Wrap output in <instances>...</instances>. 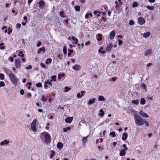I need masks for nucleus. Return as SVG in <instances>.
Wrapping results in <instances>:
<instances>
[{
  "mask_svg": "<svg viewBox=\"0 0 160 160\" xmlns=\"http://www.w3.org/2000/svg\"><path fill=\"white\" fill-rule=\"evenodd\" d=\"M73 69L75 71H79L81 68V66L78 64H75L72 67Z\"/></svg>",
  "mask_w": 160,
  "mask_h": 160,
  "instance_id": "6e6552de",
  "label": "nucleus"
},
{
  "mask_svg": "<svg viewBox=\"0 0 160 160\" xmlns=\"http://www.w3.org/2000/svg\"><path fill=\"white\" fill-rule=\"evenodd\" d=\"M52 60L51 58H48L47 60V61L46 62V63L47 64H48L49 63H51V62Z\"/></svg>",
  "mask_w": 160,
  "mask_h": 160,
  "instance_id": "7c9ffc66",
  "label": "nucleus"
},
{
  "mask_svg": "<svg viewBox=\"0 0 160 160\" xmlns=\"http://www.w3.org/2000/svg\"><path fill=\"white\" fill-rule=\"evenodd\" d=\"M123 147L124 148L123 150H128V148L126 147V145L125 144H124L123 145Z\"/></svg>",
  "mask_w": 160,
  "mask_h": 160,
  "instance_id": "3c124183",
  "label": "nucleus"
},
{
  "mask_svg": "<svg viewBox=\"0 0 160 160\" xmlns=\"http://www.w3.org/2000/svg\"><path fill=\"white\" fill-rule=\"evenodd\" d=\"M134 119L136 124L138 126H142L144 124V121L140 116L137 115H134Z\"/></svg>",
  "mask_w": 160,
  "mask_h": 160,
  "instance_id": "f257e3e1",
  "label": "nucleus"
},
{
  "mask_svg": "<svg viewBox=\"0 0 160 160\" xmlns=\"http://www.w3.org/2000/svg\"><path fill=\"white\" fill-rule=\"evenodd\" d=\"M89 43H90V41H88L85 43V45L86 46L88 45L89 44Z\"/></svg>",
  "mask_w": 160,
  "mask_h": 160,
  "instance_id": "774afa93",
  "label": "nucleus"
},
{
  "mask_svg": "<svg viewBox=\"0 0 160 160\" xmlns=\"http://www.w3.org/2000/svg\"><path fill=\"white\" fill-rule=\"evenodd\" d=\"M146 8H147L148 9L151 10H152L154 9V7L153 6H147L146 7Z\"/></svg>",
  "mask_w": 160,
  "mask_h": 160,
  "instance_id": "a878e982",
  "label": "nucleus"
},
{
  "mask_svg": "<svg viewBox=\"0 0 160 160\" xmlns=\"http://www.w3.org/2000/svg\"><path fill=\"white\" fill-rule=\"evenodd\" d=\"M99 112L100 113L99 114V115L101 117H102L104 115V112L102 109H100L99 111Z\"/></svg>",
  "mask_w": 160,
  "mask_h": 160,
  "instance_id": "5701e85b",
  "label": "nucleus"
},
{
  "mask_svg": "<svg viewBox=\"0 0 160 160\" xmlns=\"http://www.w3.org/2000/svg\"><path fill=\"white\" fill-rule=\"evenodd\" d=\"M105 98L102 96H99L98 97V100L100 101H103L104 100Z\"/></svg>",
  "mask_w": 160,
  "mask_h": 160,
  "instance_id": "412c9836",
  "label": "nucleus"
},
{
  "mask_svg": "<svg viewBox=\"0 0 160 160\" xmlns=\"http://www.w3.org/2000/svg\"><path fill=\"white\" fill-rule=\"evenodd\" d=\"M9 143V141H8L7 139H5L4 141H2L0 144L1 145H8Z\"/></svg>",
  "mask_w": 160,
  "mask_h": 160,
  "instance_id": "f8f14e48",
  "label": "nucleus"
},
{
  "mask_svg": "<svg viewBox=\"0 0 160 160\" xmlns=\"http://www.w3.org/2000/svg\"><path fill=\"white\" fill-rule=\"evenodd\" d=\"M139 114L140 115L143 117L146 118L148 117V115L146 113L144 112L142 110H141L139 111Z\"/></svg>",
  "mask_w": 160,
  "mask_h": 160,
  "instance_id": "9d476101",
  "label": "nucleus"
},
{
  "mask_svg": "<svg viewBox=\"0 0 160 160\" xmlns=\"http://www.w3.org/2000/svg\"><path fill=\"white\" fill-rule=\"evenodd\" d=\"M61 16L62 17H65V15L64 14V12L63 11H61L59 12Z\"/></svg>",
  "mask_w": 160,
  "mask_h": 160,
  "instance_id": "c756f323",
  "label": "nucleus"
},
{
  "mask_svg": "<svg viewBox=\"0 0 160 160\" xmlns=\"http://www.w3.org/2000/svg\"><path fill=\"white\" fill-rule=\"evenodd\" d=\"M41 100L43 102H45L46 101L47 99L46 98H45L44 95H43L42 96V97L41 98Z\"/></svg>",
  "mask_w": 160,
  "mask_h": 160,
  "instance_id": "c85d7f7f",
  "label": "nucleus"
},
{
  "mask_svg": "<svg viewBox=\"0 0 160 160\" xmlns=\"http://www.w3.org/2000/svg\"><path fill=\"white\" fill-rule=\"evenodd\" d=\"M52 78V80L51 81H56V78L57 77L56 75L52 76L51 77Z\"/></svg>",
  "mask_w": 160,
  "mask_h": 160,
  "instance_id": "bb28decb",
  "label": "nucleus"
},
{
  "mask_svg": "<svg viewBox=\"0 0 160 160\" xmlns=\"http://www.w3.org/2000/svg\"><path fill=\"white\" fill-rule=\"evenodd\" d=\"M146 100L143 98H142L140 101V104L142 105H144L145 103Z\"/></svg>",
  "mask_w": 160,
  "mask_h": 160,
  "instance_id": "aec40b11",
  "label": "nucleus"
},
{
  "mask_svg": "<svg viewBox=\"0 0 160 160\" xmlns=\"http://www.w3.org/2000/svg\"><path fill=\"white\" fill-rule=\"evenodd\" d=\"M78 41V40L77 39H75L74 40H73V41L74 42V44H76L77 43V42Z\"/></svg>",
  "mask_w": 160,
  "mask_h": 160,
  "instance_id": "0e129e2a",
  "label": "nucleus"
},
{
  "mask_svg": "<svg viewBox=\"0 0 160 160\" xmlns=\"http://www.w3.org/2000/svg\"><path fill=\"white\" fill-rule=\"evenodd\" d=\"M152 53V51L151 49H148L144 53V55L147 56L150 55Z\"/></svg>",
  "mask_w": 160,
  "mask_h": 160,
  "instance_id": "ddd939ff",
  "label": "nucleus"
},
{
  "mask_svg": "<svg viewBox=\"0 0 160 160\" xmlns=\"http://www.w3.org/2000/svg\"><path fill=\"white\" fill-rule=\"evenodd\" d=\"M155 0H148V2L151 3H153L155 2Z\"/></svg>",
  "mask_w": 160,
  "mask_h": 160,
  "instance_id": "338daca9",
  "label": "nucleus"
},
{
  "mask_svg": "<svg viewBox=\"0 0 160 160\" xmlns=\"http://www.w3.org/2000/svg\"><path fill=\"white\" fill-rule=\"evenodd\" d=\"M71 89V88H70L68 87H65V92H68V91Z\"/></svg>",
  "mask_w": 160,
  "mask_h": 160,
  "instance_id": "a19ab883",
  "label": "nucleus"
},
{
  "mask_svg": "<svg viewBox=\"0 0 160 160\" xmlns=\"http://www.w3.org/2000/svg\"><path fill=\"white\" fill-rule=\"evenodd\" d=\"M150 35V32H148L143 34V37L145 38H147L149 37Z\"/></svg>",
  "mask_w": 160,
  "mask_h": 160,
  "instance_id": "dca6fc26",
  "label": "nucleus"
},
{
  "mask_svg": "<svg viewBox=\"0 0 160 160\" xmlns=\"http://www.w3.org/2000/svg\"><path fill=\"white\" fill-rule=\"evenodd\" d=\"M63 52L64 54H67V47L65 46H64L63 49Z\"/></svg>",
  "mask_w": 160,
  "mask_h": 160,
  "instance_id": "393cba45",
  "label": "nucleus"
},
{
  "mask_svg": "<svg viewBox=\"0 0 160 160\" xmlns=\"http://www.w3.org/2000/svg\"><path fill=\"white\" fill-rule=\"evenodd\" d=\"M4 75L3 74L0 73V78L2 80L4 79Z\"/></svg>",
  "mask_w": 160,
  "mask_h": 160,
  "instance_id": "79ce46f5",
  "label": "nucleus"
},
{
  "mask_svg": "<svg viewBox=\"0 0 160 160\" xmlns=\"http://www.w3.org/2000/svg\"><path fill=\"white\" fill-rule=\"evenodd\" d=\"M19 54L18 55L19 56H21L22 57H23L24 56V54H23V52L22 51H20L19 52Z\"/></svg>",
  "mask_w": 160,
  "mask_h": 160,
  "instance_id": "72a5a7b5",
  "label": "nucleus"
},
{
  "mask_svg": "<svg viewBox=\"0 0 160 160\" xmlns=\"http://www.w3.org/2000/svg\"><path fill=\"white\" fill-rule=\"evenodd\" d=\"M110 135L112 136L113 137H115L116 136L115 133L114 132H110Z\"/></svg>",
  "mask_w": 160,
  "mask_h": 160,
  "instance_id": "c9c22d12",
  "label": "nucleus"
},
{
  "mask_svg": "<svg viewBox=\"0 0 160 160\" xmlns=\"http://www.w3.org/2000/svg\"><path fill=\"white\" fill-rule=\"evenodd\" d=\"M40 66L42 67L43 68H45L46 67V65L44 63H40Z\"/></svg>",
  "mask_w": 160,
  "mask_h": 160,
  "instance_id": "49530a36",
  "label": "nucleus"
},
{
  "mask_svg": "<svg viewBox=\"0 0 160 160\" xmlns=\"http://www.w3.org/2000/svg\"><path fill=\"white\" fill-rule=\"evenodd\" d=\"M23 19H24V20H25L26 22H27V17L26 16H24L23 17Z\"/></svg>",
  "mask_w": 160,
  "mask_h": 160,
  "instance_id": "69168bd1",
  "label": "nucleus"
},
{
  "mask_svg": "<svg viewBox=\"0 0 160 160\" xmlns=\"http://www.w3.org/2000/svg\"><path fill=\"white\" fill-rule=\"evenodd\" d=\"M93 13L95 15H96L98 17H99L100 16V12H98L97 11H95Z\"/></svg>",
  "mask_w": 160,
  "mask_h": 160,
  "instance_id": "e433bc0d",
  "label": "nucleus"
},
{
  "mask_svg": "<svg viewBox=\"0 0 160 160\" xmlns=\"http://www.w3.org/2000/svg\"><path fill=\"white\" fill-rule=\"evenodd\" d=\"M51 152L52 153V154H50V158H52L53 157V156L54 155V153H55L53 151V150H52L51 151Z\"/></svg>",
  "mask_w": 160,
  "mask_h": 160,
  "instance_id": "603ef678",
  "label": "nucleus"
},
{
  "mask_svg": "<svg viewBox=\"0 0 160 160\" xmlns=\"http://www.w3.org/2000/svg\"><path fill=\"white\" fill-rule=\"evenodd\" d=\"M88 136H87L86 137H84L82 138V142L83 143H85L87 141V138Z\"/></svg>",
  "mask_w": 160,
  "mask_h": 160,
  "instance_id": "cd10ccee",
  "label": "nucleus"
},
{
  "mask_svg": "<svg viewBox=\"0 0 160 160\" xmlns=\"http://www.w3.org/2000/svg\"><path fill=\"white\" fill-rule=\"evenodd\" d=\"M20 93L22 95H23L24 94V91L23 89H22L20 91Z\"/></svg>",
  "mask_w": 160,
  "mask_h": 160,
  "instance_id": "5fc2aeb1",
  "label": "nucleus"
},
{
  "mask_svg": "<svg viewBox=\"0 0 160 160\" xmlns=\"http://www.w3.org/2000/svg\"><path fill=\"white\" fill-rule=\"evenodd\" d=\"M128 135L126 133H123V136L122 137V139L123 140H125L127 138Z\"/></svg>",
  "mask_w": 160,
  "mask_h": 160,
  "instance_id": "4be33fe9",
  "label": "nucleus"
},
{
  "mask_svg": "<svg viewBox=\"0 0 160 160\" xmlns=\"http://www.w3.org/2000/svg\"><path fill=\"white\" fill-rule=\"evenodd\" d=\"M144 122V123H145V125L147 126H149V124H148V122L147 121H145Z\"/></svg>",
  "mask_w": 160,
  "mask_h": 160,
  "instance_id": "bf43d9fd",
  "label": "nucleus"
},
{
  "mask_svg": "<svg viewBox=\"0 0 160 160\" xmlns=\"http://www.w3.org/2000/svg\"><path fill=\"white\" fill-rule=\"evenodd\" d=\"M80 7L78 6H76L75 7V10L77 11H80Z\"/></svg>",
  "mask_w": 160,
  "mask_h": 160,
  "instance_id": "473e14b6",
  "label": "nucleus"
},
{
  "mask_svg": "<svg viewBox=\"0 0 160 160\" xmlns=\"http://www.w3.org/2000/svg\"><path fill=\"white\" fill-rule=\"evenodd\" d=\"M10 80L14 84L16 83L18 81V79L16 76L12 73L11 72L8 75Z\"/></svg>",
  "mask_w": 160,
  "mask_h": 160,
  "instance_id": "7ed1b4c3",
  "label": "nucleus"
},
{
  "mask_svg": "<svg viewBox=\"0 0 160 160\" xmlns=\"http://www.w3.org/2000/svg\"><path fill=\"white\" fill-rule=\"evenodd\" d=\"M98 38H97V39L98 41H101L102 40V35L101 34H99L98 35Z\"/></svg>",
  "mask_w": 160,
  "mask_h": 160,
  "instance_id": "b1692460",
  "label": "nucleus"
},
{
  "mask_svg": "<svg viewBox=\"0 0 160 160\" xmlns=\"http://www.w3.org/2000/svg\"><path fill=\"white\" fill-rule=\"evenodd\" d=\"M77 97H78V98H81L82 96L81 95L80 93H79L77 94Z\"/></svg>",
  "mask_w": 160,
  "mask_h": 160,
  "instance_id": "13d9d810",
  "label": "nucleus"
},
{
  "mask_svg": "<svg viewBox=\"0 0 160 160\" xmlns=\"http://www.w3.org/2000/svg\"><path fill=\"white\" fill-rule=\"evenodd\" d=\"M45 84H50L51 85V86H52V84L51 82H49V80H48L47 82H45Z\"/></svg>",
  "mask_w": 160,
  "mask_h": 160,
  "instance_id": "de8ad7c7",
  "label": "nucleus"
},
{
  "mask_svg": "<svg viewBox=\"0 0 160 160\" xmlns=\"http://www.w3.org/2000/svg\"><path fill=\"white\" fill-rule=\"evenodd\" d=\"M5 86V84L4 82L1 81L0 82V87H3Z\"/></svg>",
  "mask_w": 160,
  "mask_h": 160,
  "instance_id": "ea45409f",
  "label": "nucleus"
},
{
  "mask_svg": "<svg viewBox=\"0 0 160 160\" xmlns=\"http://www.w3.org/2000/svg\"><path fill=\"white\" fill-rule=\"evenodd\" d=\"M126 150L123 149L121 150L120 152L119 155L120 156H123L125 155L126 154Z\"/></svg>",
  "mask_w": 160,
  "mask_h": 160,
  "instance_id": "a211bd4d",
  "label": "nucleus"
},
{
  "mask_svg": "<svg viewBox=\"0 0 160 160\" xmlns=\"http://www.w3.org/2000/svg\"><path fill=\"white\" fill-rule=\"evenodd\" d=\"M41 42H40L39 41L38 42V43L37 44V46L38 47H39L41 45Z\"/></svg>",
  "mask_w": 160,
  "mask_h": 160,
  "instance_id": "680f3d73",
  "label": "nucleus"
},
{
  "mask_svg": "<svg viewBox=\"0 0 160 160\" xmlns=\"http://www.w3.org/2000/svg\"><path fill=\"white\" fill-rule=\"evenodd\" d=\"M138 21L139 24L141 25H142L145 22V20L142 17H140L138 18Z\"/></svg>",
  "mask_w": 160,
  "mask_h": 160,
  "instance_id": "0eeeda50",
  "label": "nucleus"
},
{
  "mask_svg": "<svg viewBox=\"0 0 160 160\" xmlns=\"http://www.w3.org/2000/svg\"><path fill=\"white\" fill-rule=\"evenodd\" d=\"M95 98H91L90 99L88 102V104L89 105H91L92 104L94 103L95 102Z\"/></svg>",
  "mask_w": 160,
  "mask_h": 160,
  "instance_id": "2eb2a0df",
  "label": "nucleus"
},
{
  "mask_svg": "<svg viewBox=\"0 0 160 160\" xmlns=\"http://www.w3.org/2000/svg\"><path fill=\"white\" fill-rule=\"evenodd\" d=\"M134 23V22L133 20H131L129 21V24L131 25H133Z\"/></svg>",
  "mask_w": 160,
  "mask_h": 160,
  "instance_id": "a18cd8bd",
  "label": "nucleus"
},
{
  "mask_svg": "<svg viewBox=\"0 0 160 160\" xmlns=\"http://www.w3.org/2000/svg\"><path fill=\"white\" fill-rule=\"evenodd\" d=\"M71 128L70 127H68L66 128H64L63 129V131L64 132H66L68 130L70 129Z\"/></svg>",
  "mask_w": 160,
  "mask_h": 160,
  "instance_id": "f704fd0d",
  "label": "nucleus"
},
{
  "mask_svg": "<svg viewBox=\"0 0 160 160\" xmlns=\"http://www.w3.org/2000/svg\"><path fill=\"white\" fill-rule=\"evenodd\" d=\"M132 102L135 105H138L139 103V102L138 100H132Z\"/></svg>",
  "mask_w": 160,
  "mask_h": 160,
  "instance_id": "2f4dec72",
  "label": "nucleus"
},
{
  "mask_svg": "<svg viewBox=\"0 0 160 160\" xmlns=\"http://www.w3.org/2000/svg\"><path fill=\"white\" fill-rule=\"evenodd\" d=\"M113 46V44L111 43H109L108 44L105 48L106 51L109 52L111 50Z\"/></svg>",
  "mask_w": 160,
  "mask_h": 160,
  "instance_id": "39448f33",
  "label": "nucleus"
},
{
  "mask_svg": "<svg viewBox=\"0 0 160 160\" xmlns=\"http://www.w3.org/2000/svg\"><path fill=\"white\" fill-rule=\"evenodd\" d=\"M21 63V62L19 59H17L15 60V64L17 68H18L20 66Z\"/></svg>",
  "mask_w": 160,
  "mask_h": 160,
  "instance_id": "423d86ee",
  "label": "nucleus"
},
{
  "mask_svg": "<svg viewBox=\"0 0 160 160\" xmlns=\"http://www.w3.org/2000/svg\"><path fill=\"white\" fill-rule=\"evenodd\" d=\"M45 51V48L44 47H42L39 49L38 51V54H39L41 51H42L43 52H44Z\"/></svg>",
  "mask_w": 160,
  "mask_h": 160,
  "instance_id": "f3484780",
  "label": "nucleus"
},
{
  "mask_svg": "<svg viewBox=\"0 0 160 160\" xmlns=\"http://www.w3.org/2000/svg\"><path fill=\"white\" fill-rule=\"evenodd\" d=\"M98 52L100 53H101L102 54H103L105 53V51L104 50H101L100 49L98 50Z\"/></svg>",
  "mask_w": 160,
  "mask_h": 160,
  "instance_id": "8fccbe9b",
  "label": "nucleus"
},
{
  "mask_svg": "<svg viewBox=\"0 0 160 160\" xmlns=\"http://www.w3.org/2000/svg\"><path fill=\"white\" fill-rule=\"evenodd\" d=\"M21 24L20 23H17L16 25V28L19 29L21 28Z\"/></svg>",
  "mask_w": 160,
  "mask_h": 160,
  "instance_id": "09e8293b",
  "label": "nucleus"
},
{
  "mask_svg": "<svg viewBox=\"0 0 160 160\" xmlns=\"http://www.w3.org/2000/svg\"><path fill=\"white\" fill-rule=\"evenodd\" d=\"M63 144L61 142H58L57 144V147L58 148L61 149L63 148Z\"/></svg>",
  "mask_w": 160,
  "mask_h": 160,
  "instance_id": "6ab92c4d",
  "label": "nucleus"
},
{
  "mask_svg": "<svg viewBox=\"0 0 160 160\" xmlns=\"http://www.w3.org/2000/svg\"><path fill=\"white\" fill-rule=\"evenodd\" d=\"M115 34V32L114 30L112 31L110 34V39H112L114 37Z\"/></svg>",
  "mask_w": 160,
  "mask_h": 160,
  "instance_id": "9b49d317",
  "label": "nucleus"
},
{
  "mask_svg": "<svg viewBox=\"0 0 160 160\" xmlns=\"http://www.w3.org/2000/svg\"><path fill=\"white\" fill-rule=\"evenodd\" d=\"M26 69H30L32 68V67L31 65H29L28 67H27L26 68Z\"/></svg>",
  "mask_w": 160,
  "mask_h": 160,
  "instance_id": "e2e57ef3",
  "label": "nucleus"
},
{
  "mask_svg": "<svg viewBox=\"0 0 160 160\" xmlns=\"http://www.w3.org/2000/svg\"><path fill=\"white\" fill-rule=\"evenodd\" d=\"M39 7L40 8H43V6L45 5L44 2L43 0H40L39 2Z\"/></svg>",
  "mask_w": 160,
  "mask_h": 160,
  "instance_id": "4468645a",
  "label": "nucleus"
},
{
  "mask_svg": "<svg viewBox=\"0 0 160 160\" xmlns=\"http://www.w3.org/2000/svg\"><path fill=\"white\" fill-rule=\"evenodd\" d=\"M73 118L72 117H68L65 120V121L67 123H69L71 122Z\"/></svg>",
  "mask_w": 160,
  "mask_h": 160,
  "instance_id": "1a4fd4ad",
  "label": "nucleus"
},
{
  "mask_svg": "<svg viewBox=\"0 0 160 160\" xmlns=\"http://www.w3.org/2000/svg\"><path fill=\"white\" fill-rule=\"evenodd\" d=\"M68 51L69 52L68 53V56H70L71 55V54L73 52V50H72L71 49H68Z\"/></svg>",
  "mask_w": 160,
  "mask_h": 160,
  "instance_id": "58836bf2",
  "label": "nucleus"
},
{
  "mask_svg": "<svg viewBox=\"0 0 160 160\" xmlns=\"http://www.w3.org/2000/svg\"><path fill=\"white\" fill-rule=\"evenodd\" d=\"M138 6V4L136 2H134L132 5V7L134 8L137 7Z\"/></svg>",
  "mask_w": 160,
  "mask_h": 160,
  "instance_id": "4c0bfd02",
  "label": "nucleus"
},
{
  "mask_svg": "<svg viewBox=\"0 0 160 160\" xmlns=\"http://www.w3.org/2000/svg\"><path fill=\"white\" fill-rule=\"evenodd\" d=\"M141 87L143 88L144 89H146V85L144 83H142V85H141Z\"/></svg>",
  "mask_w": 160,
  "mask_h": 160,
  "instance_id": "864d4df0",
  "label": "nucleus"
},
{
  "mask_svg": "<svg viewBox=\"0 0 160 160\" xmlns=\"http://www.w3.org/2000/svg\"><path fill=\"white\" fill-rule=\"evenodd\" d=\"M31 96H32V95H31V94L30 93L28 92V93H27V97L28 98L30 97Z\"/></svg>",
  "mask_w": 160,
  "mask_h": 160,
  "instance_id": "052dcab7",
  "label": "nucleus"
},
{
  "mask_svg": "<svg viewBox=\"0 0 160 160\" xmlns=\"http://www.w3.org/2000/svg\"><path fill=\"white\" fill-rule=\"evenodd\" d=\"M42 134L44 136L45 143L49 145L51 143V140L50 134L48 132H42Z\"/></svg>",
  "mask_w": 160,
  "mask_h": 160,
  "instance_id": "f03ea898",
  "label": "nucleus"
},
{
  "mask_svg": "<svg viewBox=\"0 0 160 160\" xmlns=\"http://www.w3.org/2000/svg\"><path fill=\"white\" fill-rule=\"evenodd\" d=\"M118 45H120L122 44L123 42L122 40H118Z\"/></svg>",
  "mask_w": 160,
  "mask_h": 160,
  "instance_id": "6e6d98bb",
  "label": "nucleus"
},
{
  "mask_svg": "<svg viewBox=\"0 0 160 160\" xmlns=\"http://www.w3.org/2000/svg\"><path fill=\"white\" fill-rule=\"evenodd\" d=\"M37 87H41L42 86V84L41 83L39 82L36 84Z\"/></svg>",
  "mask_w": 160,
  "mask_h": 160,
  "instance_id": "37998d69",
  "label": "nucleus"
},
{
  "mask_svg": "<svg viewBox=\"0 0 160 160\" xmlns=\"http://www.w3.org/2000/svg\"><path fill=\"white\" fill-rule=\"evenodd\" d=\"M37 122V120L36 119H34L32 122L31 128V130L34 132L36 131V123Z\"/></svg>",
  "mask_w": 160,
  "mask_h": 160,
  "instance_id": "20e7f679",
  "label": "nucleus"
},
{
  "mask_svg": "<svg viewBox=\"0 0 160 160\" xmlns=\"http://www.w3.org/2000/svg\"><path fill=\"white\" fill-rule=\"evenodd\" d=\"M4 44V43H2L0 44V48L1 49H3L5 48L4 46H3Z\"/></svg>",
  "mask_w": 160,
  "mask_h": 160,
  "instance_id": "c03bdc74",
  "label": "nucleus"
},
{
  "mask_svg": "<svg viewBox=\"0 0 160 160\" xmlns=\"http://www.w3.org/2000/svg\"><path fill=\"white\" fill-rule=\"evenodd\" d=\"M62 77L60 73H59L58 75V79L60 80L61 79V78Z\"/></svg>",
  "mask_w": 160,
  "mask_h": 160,
  "instance_id": "4d7b16f0",
  "label": "nucleus"
}]
</instances>
